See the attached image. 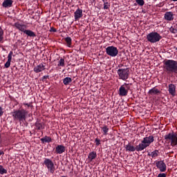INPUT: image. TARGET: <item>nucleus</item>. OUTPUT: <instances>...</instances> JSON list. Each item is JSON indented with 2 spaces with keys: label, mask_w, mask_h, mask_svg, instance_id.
<instances>
[{
  "label": "nucleus",
  "mask_w": 177,
  "mask_h": 177,
  "mask_svg": "<svg viewBox=\"0 0 177 177\" xmlns=\"http://www.w3.org/2000/svg\"><path fill=\"white\" fill-rule=\"evenodd\" d=\"M45 65L44 64H39L33 68V71H35V73H41V71H45Z\"/></svg>",
  "instance_id": "4468645a"
},
{
  "label": "nucleus",
  "mask_w": 177,
  "mask_h": 177,
  "mask_svg": "<svg viewBox=\"0 0 177 177\" xmlns=\"http://www.w3.org/2000/svg\"><path fill=\"white\" fill-rule=\"evenodd\" d=\"M106 53L108 56H111V57H115L118 55V48L113 46H108L106 48Z\"/></svg>",
  "instance_id": "6e6552de"
},
{
  "label": "nucleus",
  "mask_w": 177,
  "mask_h": 177,
  "mask_svg": "<svg viewBox=\"0 0 177 177\" xmlns=\"http://www.w3.org/2000/svg\"><path fill=\"white\" fill-rule=\"evenodd\" d=\"M96 157H97V153H96V152L95 151L91 152L88 156V161L90 162H92V161H93V160H95Z\"/></svg>",
  "instance_id": "aec40b11"
},
{
  "label": "nucleus",
  "mask_w": 177,
  "mask_h": 177,
  "mask_svg": "<svg viewBox=\"0 0 177 177\" xmlns=\"http://www.w3.org/2000/svg\"><path fill=\"white\" fill-rule=\"evenodd\" d=\"M153 142H154V136H153L144 138L141 143L139 144L140 147H141V150H145V149L149 147V146H150Z\"/></svg>",
  "instance_id": "20e7f679"
},
{
  "label": "nucleus",
  "mask_w": 177,
  "mask_h": 177,
  "mask_svg": "<svg viewBox=\"0 0 177 177\" xmlns=\"http://www.w3.org/2000/svg\"><path fill=\"white\" fill-rule=\"evenodd\" d=\"M162 38L160 34L157 32H152L147 35V39L148 42L151 44H156V42H159V41Z\"/></svg>",
  "instance_id": "7ed1b4c3"
},
{
  "label": "nucleus",
  "mask_w": 177,
  "mask_h": 177,
  "mask_svg": "<svg viewBox=\"0 0 177 177\" xmlns=\"http://www.w3.org/2000/svg\"><path fill=\"white\" fill-rule=\"evenodd\" d=\"M12 27H15L17 30H19V31H21L22 32H24L26 28H27V26L23 24H20V22L17 21L15 24L12 25Z\"/></svg>",
  "instance_id": "f8f14e48"
},
{
  "label": "nucleus",
  "mask_w": 177,
  "mask_h": 177,
  "mask_svg": "<svg viewBox=\"0 0 177 177\" xmlns=\"http://www.w3.org/2000/svg\"><path fill=\"white\" fill-rule=\"evenodd\" d=\"M169 93L171 95V96H175L176 95V86L174 84H169Z\"/></svg>",
  "instance_id": "ddd939ff"
},
{
  "label": "nucleus",
  "mask_w": 177,
  "mask_h": 177,
  "mask_svg": "<svg viewBox=\"0 0 177 177\" xmlns=\"http://www.w3.org/2000/svg\"><path fill=\"white\" fill-rule=\"evenodd\" d=\"M165 139L171 142V146H177V134L176 133H169L165 136Z\"/></svg>",
  "instance_id": "423d86ee"
},
{
  "label": "nucleus",
  "mask_w": 177,
  "mask_h": 177,
  "mask_svg": "<svg viewBox=\"0 0 177 177\" xmlns=\"http://www.w3.org/2000/svg\"><path fill=\"white\" fill-rule=\"evenodd\" d=\"M24 32V34H26L28 37H37V35H35V33L32 30H25Z\"/></svg>",
  "instance_id": "b1692460"
},
{
  "label": "nucleus",
  "mask_w": 177,
  "mask_h": 177,
  "mask_svg": "<svg viewBox=\"0 0 177 177\" xmlns=\"http://www.w3.org/2000/svg\"><path fill=\"white\" fill-rule=\"evenodd\" d=\"M5 154V153L3 152V151H0V156H2Z\"/></svg>",
  "instance_id": "ea45409f"
},
{
  "label": "nucleus",
  "mask_w": 177,
  "mask_h": 177,
  "mask_svg": "<svg viewBox=\"0 0 177 177\" xmlns=\"http://www.w3.org/2000/svg\"><path fill=\"white\" fill-rule=\"evenodd\" d=\"M129 91V86H128V84L127 83H124L119 88V95L120 96H127L128 95Z\"/></svg>",
  "instance_id": "1a4fd4ad"
},
{
  "label": "nucleus",
  "mask_w": 177,
  "mask_h": 177,
  "mask_svg": "<svg viewBox=\"0 0 177 177\" xmlns=\"http://www.w3.org/2000/svg\"><path fill=\"white\" fill-rule=\"evenodd\" d=\"M23 104H24V106H27V107H31V104L24 103Z\"/></svg>",
  "instance_id": "e433bc0d"
},
{
  "label": "nucleus",
  "mask_w": 177,
  "mask_h": 177,
  "mask_svg": "<svg viewBox=\"0 0 177 177\" xmlns=\"http://www.w3.org/2000/svg\"><path fill=\"white\" fill-rule=\"evenodd\" d=\"M11 115L14 121L24 122L27 118V115H28V111L24 109L14 110L13 112H11Z\"/></svg>",
  "instance_id": "f257e3e1"
},
{
  "label": "nucleus",
  "mask_w": 177,
  "mask_h": 177,
  "mask_svg": "<svg viewBox=\"0 0 177 177\" xmlns=\"http://www.w3.org/2000/svg\"><path fill=\"white\" fill-rule=\"evenodd\" d=\"M0 174L1 175H3V174H8V170L3 168V166L0 165Z\"/></svg>",
  "instance_id": "c756f323"
},
{
  "label": "nucleus",
  "mask_w": 177,
  "mask_h": 177,
  "mask_svg": "<svg viewBox=\"0 0 177 177\" xmlns=\"http://www.w3.org/2000/svg\"><path fill=\"white\" fill-rule=\"evenodd\" d=\"M95 142L96 146H99L100 145V140L99 138H95Z\"/></svg>",
  "instance_id": "f704fd0d"
},
{
  "label": "nucleus",
  "mask_w": 177,
  "mask_h": 177,
  "mask_svg": "<svg viewBox=\"0 0 177 177\" xmlns=\"http://www.w3.org/2000/svg\"><path fill=\"white\" fill-rule=\"evenodd\" d=\"M0 139H1V134H0Z\"/></svg>",
  "instance_id": "37998d69"
},
{
  "label": "nucleus",
  "mask_w": 177,
  "mask_h": 177,
  "mask_svg": "<svg viewBox=\"0 0 177 177\" xmlns=\"http://www.w3.org/2000/svg\"><path fill=\"white\" fill-rule=\"evenodd\" d=\"M82 16H83L82 10L77 8L76 11L74 12V17H75V21H77V20H79V19H81Z\"/></svg>",
  "instance_id": "2eb2a0df"
},
{
  "label": "nucleus",
  "mask_w": 177,
  "mask_h": 177,
  "mask_svg": "<svg viewBox=\"0 0 177 177\" xmlns=\"http://www.w3.org/2000/svg\"><path fill=\"white\" fill-rule=\"evenodd\" d=\"M2 115H3V109L0 106V117H2Z\"/></svg>",
  "instance_id": "c9c22d12"
},
{
  "label": "nucleus",
  "mask_w": 177,
  "mask_h": 177,
  "mask_svg": "<svg viewBox=\"0 0 177 177\" xmlns=\"http://www.w3.org/2000/svg\"><path fill=\"white\" fill-rule=\"evenodd\" d=\"M65 64H64V59L61 58L58 62L57 66L58 67H64Z\"/></svg>",
  "instance_id": "c85d7f7f"
},
{
  "label": "nucleus",
  "mask_w": 177,
  "mask_h": 177,
  "mask_svg": "<svg viewBox=\"0 0 177 177\" xmlns=\"http://www.w3.org/2000/svg\"><path fill=\"white\" fill-rule=\"evenodd\" d=\"M73 82V79L71 77H65L64 79L63 83L64 85H68V84L71 83Z\"/></svg>",
  "instance_id": "393cba45"
},
{
  "label": "nucleus",
  "mask_w": 177,
  "mask_h": 177,
  "mask_svg": "<svg viewBox=\"0 0 177 177\" xmlns=\"http://www.w3.org/2000/svg\"><path fill=\"white\" fill-rule=\"evenodd\" d=\"M50 31H53V32H56V29L55 28H51Z\"/></svg>",
  "instance_id": "58836bf2"
},
{
  "label": "nucleus",
  "mask_w": 177,
  "mask_h": 177,
  "mask_svg": "<svg viewBox=\"0 0 177 177\" xmlns=\"http://www.w3.org/2000/svg\"><path fill=\"white\" fill-rule=\"evenodd\" d=\"M3 41V29L0 26V43Z\"/></svg>",
  "instance_id": "7c9ffc66"
},
{
  "label": "nucleus",
  "mask_w": 177,
  "mask_h": 177,
  "mask_svg": "<svg viewBox=\"0 0 177 177\" xmlns=\"http://www.w3.org/2000/svg\"><path fill=\"white\" fill-rule=\"evenodd\" d=\"M65 41L67 44V46H68V48H71V42H72L71 37H68L65 38Z\"/></svg>",
  "instance_id": "cd10ccee"
},
{
  "label": "nucleus",
  "mask_w": 177,
  "mask_h": 177,
  "mask_svg": "<svg viewBox=\"0 0 177 177\" xmlns=\"http://www.w3.org/2000/svg\"><path fill=\"white\" fill-rule=\"evenodd\" d=\"M42 143H50L52 142V138L49 136H44V138L40 139Z\"/></svg>",
  "instance_id": "5701e85b"
},
{
  "label": "nucleus",
  "mask_w": 177,
  "mask_h": 177,
  "mask_svg": "<svg viewBox=\"0 0 177 177\" xmlns=\"http://www.w3.org/2000/svg\"><path fill=\"white\" fill-rule=\"evenodd\" d=\"M64 151H66V147L64 145H57L55 147V153H57V154H63Z\"/></svg>",
  "instance_id": "dca6fc26"
},
{
  "label": "nucleus",
  "mask_w": 177,
  "mask_h": 177,
  "mask_svg": "<svg viewBox=\"0 0 177 177\" xmlns=\"http://www.w3.org/2000/svg\"><path fill=\"white\" fill-rule=\"evenodd\" d=\"M165 19L168 21H171V20H174V13L172 12H167L165 14Z\"/></svg>",
  "instance_id": "a211bd4d"
},
{
  "label": "nucleus",
  "mask_w": 177,
  "mask_h": 177,
  "mask_svg": "<svg viewBox=\"0 0 177 177\" xmlns=\"http://www.w3.org/2000/svg\"><path fill=\"white\" fill-rule=\"evenodd\" d=\"M35 127L36 129L38 131H41V129H44V122H42L41 120H37L35 122Z\"/></svg>",
  "instance_id": "412c9836"
},
{
  "label": "nucleus",
  "mask_w": 177,
  "mask_h": 177,
  "mask_svg": "<svg viewBox=\"0 0 177 177\" xmlns=\"http://www.w3.org/2000/svg\"><path fill=\"white\" fill-rule=\"evenodd\" d=\"M110 8V3L109 2H104V9H109Z\"/></svg>",
  "instance_id": "72a5a7b5"
},
{
  "label": "nucleus",
  "mask_w": 177,
  "mask_h": 177,
  "mask_svg": "<svg viewBox=\"0 0 177 177\" xmlns=\"http://www.w3.org/2000/svg\"><path fill=\"white\" fill-rule=\"evenodd\" d=\"M12 5H13L12 0H5L2 3L3 8H12Z\"/></svg>",
  "instance_id": "6ab92c4d"
},
{
  "label": "nucleus",
  "mask_w": 177,
  "mask_h": 177,
  "mask_svg": "<svg viewBox=\"0 0 177 177\" xmlns=\"http://www.w3.org/2000/svg\"><path fill=\"white\" fill-rule=\"evenodd\" d=\"M125 149L127 151H142V148L140 147V145L134 147L133 145H131V143H129L125 146Z\"/></svg>",
  "instance_id": "9d476101"
},
{
  "label": "nucleus",
  "mask_w": 177,
  "mask_h": 177,
  "mask_svg": "<svg viewBox=\"0 0 177 177\" xmlns=\"http://www.w3.org/2000/svg\"><path fill=\"white\" fill-rule=\"evenodd\" d=\"M102 2H104L106 0H102Z\"/></svg>",
  "instance_id": "79ce46f5"
},
{
  "label": "nucleus",
  "mask_w": 177,
  "mask_h": 177,
  "mask_svg": "<svg viewBox=\"0 0 177 177\" xmlns=\"http://www.w3.org/2000/svg\"><path fill=\"white\" fill-rule=\"evenodd\" d=\"M156 165L160 172H165L167 171V165H165L163 160L156 162Z\"/></svg>",
  "instance_id": "9b49d317"
},
{
  "label": "nucleus",
  "mask_w": 177,
  "mask_h": 177,
  "mask_svg": "<svg viewBox=\"0 0 177 177\" xmlns=\"http://www.w3.org/2000/svg\"><path fill=\"white\" fill-rule=\"evenodd\" d=\"M148 93L149 95H158V93H160V91L158 88L153 87L149 91Z\"/></svg>",
  "instance_id": "4be33fe9"
},
{
  "label": "nucleus",
  "mask_w": 177,
  "mask_h": 177,
  "mask_svg": "<svg viewBox=\"0 0 177 177\" xmlns=\"http://www.w3.org/2000/svg\"><path fill=\"white\" fill-rule=\"evenodd\" d=\"M44 165L46 167L47 169L50 172V174H54L55 171V163L53 161L49 158H45L44 161Z\"/></svg>",
  "instance_id": "0eeeda50"
},
{
  "label": "nucleus",
  "mask_w": 177,
  "mask_h": 177,
  "mask_svg": "<svg viewBox=\"0 0 177 177\" xmlns=\"http://www.w3.org/2000/svg\"><path fill=\"white\" fill-rule=\"evenodd\" d=\"M148 156H151L152 158H154V157L158 156V150H155L152 151L151 153H148Z\"/></svg>",
  "instance_id": "bb28decb"
},
{
  "label": "nucleus",
  "mask_w": 177,
  "mask_h": 177,
  "mask_svg": "<svg viewBox=\"0 0 177 177\" xmlns=\"http://www.w3.org/2000/svg\"><path fill=\"white\" fill-rule=\"evenodd\" d=\"M129 69L126 68H119L118 70V75H119V80H122V81H127L129 78Z\"/></svg>",
  "instance_id": "39448f33"
},
{
  "label": "nucleus",
  "mask_w": 177,
  "mask_h": 177,
  "mask_svg": "<svg viewBox=\"0 0 177 177\" xmlns=\"http://www.w3.org/2000/svg\"><path fill=\"white\" fill-rule=\"evenodd\" d=\"M174 2H176L177 1V0H172Z\"/></svg>",
  "instance_id": "a19ab883"
},
{
  "label": "nucleus",
  "mask_w": 177,
  "mask_h": 177,
  "mask_svg": "<svg viewBox=\"0 0 177 177\" xmlns=\"http://www.w3.org/2000/svg\"><path fill=\"white\" fill-rule=\"evenodd\" d=\"M47 78H49V75L43 76L42 81H44V80H46Z\"/></svg>",
  "instance_id": "4c0bfd02"
},
{
  "label": "nucleus",
  "mask_w": 177,
  "mask_h": 177,
  "mask_svg": "<svg viewBox=\"0 0 177 177\" xmlns=\"http://www.w3.org/2000/svg\"><path fill=\"white\" fill-rule=\"evenodd\" d=\"M164 70L167 74H177V62L174 59H167L164 62Z\"/></svg>",
  "instance_id": "f03ea898"
},
{
  "label": "nucleus",
  "mask_w": 177,
  "mask_h": 177,
  "mask_svg": "<svg viewBox=\"0 0 177 177\" xmlns=\"http://www.w3.org/2000/svg\"><path fill=\"white\" fill-rule=\"evenodd\" d=\"M12 56H13V52L10 51L8 55V61L4 64V67H6V68H9L10 67V63L12 62Z\"/></svg>",
  "instance_id": "f3484780"
},
{
  "label": "nucleus",
  "mask_w": 177,
  "mask_h": 177,
  "mask_svg": "<svg viewBox=\"0 0 177 177\" xmlns=\"http://www.w3.org/2000/svg\"><path fill=\"white\" fill-rule=\"evenodd\" d=\"M136 2L139 6H143L145 5V0H136Z\"/></svg>",
  "instance_id": "2f4dec72"
},
{
  "label": "nucleus",
  "mask_w": 177,
  "mask_h": 177,
  "mask_svg": "<svg viewBox=\"0 0 177 177\" xmlns=\"http://www.w3.org/2000/svg\"><path fill=\"white\" fill-rule=\"evenodd\" d=\"M102 132H104V135H109V127L107 125H104L103 127H101Z\"/></svg>",
  "instance_id": "a878e982"
},
{
  "label": "nucleus",
  "mask_w": 177,
  "mask_h": 177,
  "mask_svg": "<svg viewBox=\"0 0 177 177\" xmlns=\"http://www.w3.org/2000/svg\"><path fill=\"white\" fill-rule=\"evenodd\" d=\"M170 32H171L172 34H177V29H176L174 27H171L169 29Z\"/></svg>",
  "instance_id": "473e14b6"
}]
</instances>
